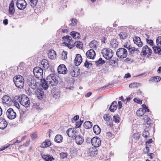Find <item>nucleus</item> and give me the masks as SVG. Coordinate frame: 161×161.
I'll return each mask as SVG.
<instances>
[{"label":"nucleus","instance_id":"nucleus-1","mask_svg":"<svg viewBox=\"0 0 161 161\" xmlns=\"http://www.w3.org/2000/svg\"><path fill=\"white\" fill-rule=\"evenodd\" d=\"M58 83V81L55 76L53 74H50L48 76L45 80L41 84L42 88L45 90L47 89L49 86H53L56 85Z\"/></svg>","mask_w":161,"mask_h":161},{"label":"nucleus","instance_id":"nucleus-2","mask_svg":"<svg viewBox=\"0 0 161 161\" xmlns=\"http://www.w3.org/2000/svg\"><path fill=\"white\" fill-rule=\"evenodd\" d=\"M14 81L16 86L20 88H22L24 84V80L22 76L18 75L14 78Z\"/></svg>","mask_w":161,"mask_h":161},{"label":"nucleus","instance_id":"nucleus-3","mask_svg":"<svg viewBox=\"0 0 161 161\" xmlns=\"http://www.w3.org/2000/svg\"><path fill=\"white\" fill-rule=\"evenodd\" d=\"M103 56L107 60L111 59L114 55V52L109 48H104L101 51Z\"/></svg>","mask_w":161,"mask_h":161},{"label":"nucleus","instance_id":"nucleus-4","mask_svg":"<svg viewBox=\"0 0 161 161\" xmlns=\"http://www.w3.org/2000/svg\"><path fill=\"white\" fill-rule=\"evenodd\" d=\"M33 73L37 79L41 80L43 77V69L39 67L35 68L33 69Z\"/></svg>","mask_w":161,"mask_h":161},{"label":"nucleus","instance_id":"nucleus-5","mask_svg":"<svg viewBox=\"0 0 161 161\" xmlns=\"http://www.w3.org/2000/svg\"><path fill=\"white\" fill-rule=\"evenodd\" d=\"M128 53L126 49L120 48L118 49L116 51L117 56L121 58H124L127 56Z\"/></svg>","mask_w":161,"mask_h":161},{"label":"nucleus","instance_id":"nucleus-6","mask_svg":"<svg viewBox=\"0 0 161 161\" xmlns=\"http://www.w3.org/2000/svg\"><path fill=\"white\" fill-rule=\"evenodd\" d=\"M62 39L66 42L64 44L69 49H71L73 47V42L71 36H65L63 37Z\"/></svg>","mask_w":161,"mask_h":161},{"label":"nucleus","instance_id":"nucleus-7","mask_svg":"<svg viewBox=\"0 0 161 161\" xmlns=\"http://www.w3.org/2000/svg\"><path fill=\"white\" fill-rule=\"evenodd\" d=\"M20 103L24 107L27 108L30 106V102L29 98L26 95H23L21 97Z\"/></svg>","mask_w":161,"mask_h":161},{"label":"nucleus","instance_id":"nucleus-8","mask_svg":"<svg viewBox=\"0 0 161 161\" xmlns=\"http://www.w3.org/2000/svg\"><path fill=\"white\" fill-rule=\"evenodd\" d=\"M142 52L144 55H147V57H149L151 55L152 51L148 46L145 45L142 47Z\"/></svg>","mask_w":161,"mask_h":161},{"label":"nucleus","instance_id":"nucleus-9","mask_svg":"<svg viewBox=\"0 0 161 161\" xmlns=\"http://www.w3.org/2000/svg\"><path fill=\"white\" fill-rule=\"evenodd\" d=\"M16 4L19 9L22 10L26 7V3L25 0H17Z\"/></svg>","mask_w":161,"mask_h":161},{"label":"nucleus","instance_id":"nucleus-10","mask_svg":"<svg viewBox=\"0 0 161 161\" xmlns=\"http://www.w3.org/2000/svg\"><path fill=\"white\" fill-rule=\"evenodd\" d=\"M91 142L92 145L95 147H99L101 145V140L98 137H93L91 140Z\"/></svg>","mask_w":161,"mask_h":161},{"label":"nucleus","instance_id":"nucleus-11","mask_svg":"<svg viewBox=\"0 0 161 161\" xmlns=\"http://www.w3.org/2000/svg\"><path fill=\"white\" fill-rule=\"evenodd\" d=\"M2 103L7 106H10L12 104V101L11 98L8 96L4 95L2 98Z\"/></svg>","mask_w":161,"mask_h":161},{"label":"nucleus","instance_id":"nucleus-12","mask_svg":"<svg viewBox=\"0 0 161 161\" xmlns=\"http://www.w3.org/2000/svg\"><path fill=\"white\" fill-rule=\"evenodd\" d=\"M6 114L7 115L8 117L11 119H14L16 116V113L11 108H9L7 110Z\"/></svg>","mask_w":161,"mask_h":161},{"label":"nucleus","instance_id":"nucleus-13","mask_svg":"<svg viewBox=\"0 0 161 161\" xmlns=\"http://www.w3.org/2000/svg\"><path fill=\"white\" fill-rule=\"evenodd\" d=\"M66 133L68 136L74 139V137L77 134V132L73 128H70L68 129L66 131Z\"/></svg>","mask_w":161,"mask_h":161},{"label":"nucleus","instance_id":"nucleus-14","mask_svg":"<svg viewBox=\"0 0 161 161\" xmlns=\"http://www.w3.org/2000/svg\"><path fill=\"white\" fill-rule=\"evenodd\" d=\"M58 71L60 74H65L67 73V70L64 65L61 64L58 67Z\"/></svg>","mask_w":161,"mask_h":161},{"label":"nucleus","instance_id":"nucleus-15","mask_svg":"<svg viewBox=\"0 0 161 161\" xmlns=\"http://www.w3.org/2000/svg\"><path fill=\"white\" fill-rule=\"evenodd\" d=\"M86 56L88 58L91 59H94L96 56L95 52L93 49H91L88 51L86 53Z\"/></svg>","mask_w":161,"mask_h":161},{"label":"nucleus","instance_id":"nucleus-16","mask_svg":"<svg viewBox=\"0 0 161 161\" xmlns=\"http://www.w3.org/2000/svg\"><path fill=\"white\" fill-rule=\"evenodd\" d=\"M74 139H75L76 143L78 145L82 144L84 141V139L82 136L78 135L77 134Z\"/></svg>","mask_w":161,"mask_h":161},{"label":"nucleus","instance_id":"nucleus-17","mask_svg":"<svg viewBox=\"0 0 161 161\" xmlns=\"http://www.w3.org/2000/svg\"><path fill=\"white\" fill-rule=\"evenodd\" d=\"M79 70L80 69L77 68L72 67L71 68L70 74L72 77H77L79 75Z\"/></svg>","mask_w":161,"mask_h":161},{"label":"nucleus","instance_id":"nucleus-18","mask_svg":"<svg viewBox=\"0 0 161 161\" xmlns=\"http://www.w3.org/2000/svg\"><path fill=\"white\" fill-rule=\"evenodd\" d=\"M48 56L49 58L51 60H54L56 57V52L53 49L49 50L48 53Z\"/></svg>","mask_w":161,"mask_h":161},{"label":"nucleus","instance_id":"nucleus-19","mask_svg":"<svg viewBox=\"0 0 161 161\" xmlns=\"http://www.w3.org/2000/svg\"><path fill=\"white\" fill-rule=\"evenodd\" d=\"M82 58L80 54H77L74 60V63L76 66L79 65L82 61Z\"/></svg>","mask_w":161,"mask_h":161},{"label":"nucleus","instance_id":"nucleus-20","mask_svg":"<svg viewBox=\"0 0 161 161\" xmlns=\"http://www.w3.org/2000/svg\"><path fill=\"white\" fill-rule=\"evenodd\" d=\"M133 40L134 43L139 47H141L142 46V43L139 37L136 36L133 38Z\"/></svg>","mask_w":161,"mask_h":161},{"label":"nucleus","instance_id":"nucleus-21","mask_svg":"<svg viewBox=\"0 0 161 161\" xmlns=\"http://www.w3.org/2000/svg\"><path fill=\"white\" fill-rule=\"evenodd\" d=\"M9 12L10 14H13L15 13L14 8V3L13 0H12L9 5Z\"/></svg>","mask_w":161,"mask_h":161},{"label":"nucleus","instance_id":"nucleus-22","mask_svg":"<svg viewBox=\"0 0 161 161\" xmlns=\"http://www.w3.org/2000/svg\"><path fill=\"white\" fill-rule=\"evenodd\" d=\"M36 81L34 78L31 79L30 82H29L28 85L32 89H35L36 87Z\"/></svg>","mask_w":161,"mask_h":161},{"label":"nucleus","instance_id":"nucleus-23","mask_svg":"<svg viewBox=\"0 0 161 161\" xmlns=\"http://www.w3.org/2000/svg\"><path fill=\"white\" fill-rule=\"evenodd\" d=\"M7 125V123L6 120L2 118H0V129H4Z\"/></svg>","mask_w":161,"mask_h":161},{"label":"nucleus","instance_id":"nucleus-24","mask_svg":"<svg viewBox=\"0 0 161 161\" xmlns=\"http://www.w3.org/2000/svg\"><path fill=\"white\" fill-rule=\"evenodd\" d=\"M117 108L116 102L114 101L112 103L109 107L110 111L112 112H114L116 110Z\"/></svg>","mask_w":161,"mask_h":161},{"label":"nucleus","instance_id":"nucleus-25","mask_svg":"<svg viewBox=\"0 0 161 161\" xmlns=\"http://www.w3.org/2000/svg\"><path fill=\"white\" fill-rule=\"evenodd\" d=\"M70 34L71 36L74 39H80V33H78V32L75 31H73L70 33Z\"/></svg>","mask_w":161,"mask_h":161},{"label":"nucleus","instance_id":"nucleus-26","mask_svg":"<svg viewBox=\"0 0 161 161\" xmlns=\"http://www.w3.org/2000/svg\"><path fill=\"white\" fill-rule=\"evenodd\" d=\"M97 42L95 40L92 41L89 44L90 47L93 49H96L98 46Z\"/></svg>","mask_w":161,"mask_h":161},{"label":"nucleus","instance_id":"nucleus-27","mask_svg":"<svg viewBox=\"0 0 161 161\" xmlns=\"http://www.w3.org/2000/svg\"><path fill=\"white\" fill-rule=\"evenodd\" d=\"M42 158L46 161H51L53 159H54V158L51 156L49 155H42Z\"/></svg>","mask_w":161,"mask_h":161},{"label":"nucleus","instance_id":"nucleus-28","mask_svg":"<svg viewBox=\"0 0 161 161\" xmlns=\"http://www.w3.org/2000/svg\"><path fill=\"white\" fill-rule=\"evenodd\" d=\"M94 132L96 135L99 134L101 132V129L99 126L97 125H95L93 128Z\"/></svg>","mask_w":161,"mask_h":161},{"label":"nucleus","instance_id":"nucleus-29","mask_svg":"<svg viewBox=\"0 0 161 161\" xmlns=\"http://www.w3.org/2000/svg\"><path fill=\"white\" fill-rule=\"evenodd\" d=\"M63 137L60 135H57L55 137L54 141L58 143L62 142L63 140Z\"/></svg>","mask_w":161,"mask_h":161},{"label":"nucleus","instance_id":"nucleus-30","mask_svg":"<svg viewBox=\"0 0 161 161\" xmlns=\"http://www.w3.org/2000/svg\"><path fill=\"white\" fill-rule=\"evenodd\" d=\"M118 43L116 39H112L110 42V46L112 48H115L117 47Z\"/></svg>","mask_w":161,"mask_h":161},{"label":"nucleus","instance_id":"nucleus-31","mask_svg":"<svg viewBox=\"0 0 161 161\" xmlns=\"http://www.w3.org/2000/svg\"><path fill=\"white\" fill-rule=\"evenodd\" d=\"M41 64L45 69H47L49 67L48 61L45 59H43L42 60Z\"/></svg>","mask_w":161,"mask_h":161},{"label":"nucleus","instance_id":"nucleus-32","mask_svg":"<svg viewBox=\"0 0 161 161\" xmlns=\"http://www.w3.org/2000/svg\"><path fill=\"white\" fill-rule=\"evenodd\" d=\"M161 47L160 46H155L153 47L154 52L156 53H158L159 54H161Z\"/></svg>","mask_w":161,"mask_h":161},{"label":"nucleus","instance_id":"nucleus-33","mask_svg":"<svg viewBox=\"0 0 161 161\" xmlns=\"http://www.w3.org/2000/svg\"><path fill=\"white\" fill-rule=\"evenodd\" d=\"M119 36L120 39L124 40L128 36L127 33L125 32H122L119 34Z\"/></svg>","mask_w":161,"mask_h":161},{"label":"nucleus","instance_id":"nucleus-34","mask_svg":"<svg viewBox=\"0 0 161 161\" xmlns=\"http://www.w3.org/2000/svg\"><path fill=\"white\" fill-rule=\"evenodd\" d=\"M92 123L89 121L85 122L84 124V127L85 128L89 129L92 127Z\"/></svg>","mask_w":161,"mask_h":161},{"label":"nucleus","instance_id":"nucleus-35","mask_svg":"<svg viewBox=\"0 0 161 161\" xmlns=\"http://www.w3.org/2000/svg\"><path fill=\"white\" fill-rule=\"evenodd\" d=\"M90 155L91 156H95L97 154L98 151L96 149L92 148L89 149Z\"/></svg>","mask_w":161,"mask_h":161},{"label":"nucleus","instance_id":"nucleus-36","mask_svg":"<svg viewBox=\"0 0 161 161\" xmlns=\"http://www.w3.org/2000/svg\"><path fill=\"white\" fill-rule=\"evenodd\" d=\"M141 84L137 82H134L130 84L129 87L131 88H136L139 86H141Z\"/></svg>","mask_w":161,"mask_h":161},{"label":"nucleus","instance_id":"nucleus-37","mask_svg":"<svg viewBox=\"0 0 161 161\" xmlns=\"http://www.w3.org/2000/svg\"><path fill=\"white\" fill-rule=\"evenodd\" d=\"M103 118L104 120L107 122H109L112 120V118L109 114H105L103 116Z\"/></svg>","mask_w":161,"mask_h":161},{"label":"nucleus","instance_id":"nucleus-38","mask_svg":"<svg viewBox=\"0 0 161 161\" xmlns=\"http://www.w3.org/2000/svg\"><path fill=\"white\" fill-rule=\"evenodd\" d=\"M37 97L39 99L42 98L44 95V92L42 90H38L37 92Z\"/></svg>","mask_w":161,"mask_h":161},{"label":"nucleus","instance_id":"nucleus-39","mask_svg":"<svg viewBox=\"0 0 161 161\" xmlns=\"http://www.w3.org/2000/svg\"><path fill=\"white\" fill-rule=\"evenodd\" d=\"M51 145V142L49 141H45L42 144L41 147L42 148L47 147Z\"/></svg>","mask_w":161,"mask_h":161},{"label":"nucleus","instance_id":"nucleus-40","mask_svg":"<svg viewBox=\"0 0 161 161\" xmlns=\"http://www.w3.org/2000/svg\"><path fill=\"white\" fill-rule=\"evenodd\" d=\"M74 46H75L76 47L79 48H81L83 47V43L81 42L77 41L75 42L74 43Z\"/></svg>","mask_w":161,"mask_h":161},{"label":"nucleus","instance_id":"nucleus-41","mask_svg":"<svg viewBox=\"0 0 161 161\" xmlns=\"http://www.w3.org/2000/svg\"><path fill=\"white\" fill-rule=\"evenodd\" d=\"M144 112L143 109L142 108H140L139 110H137L136 112V114L137 115L142 116L144 114Z\"/></svg>","mask_w":161,"mask_h":161},{"label":"nucleus","instance_id":"nucleus-42","mask_svg":"<svg viewBox=\"0 0 161 161\" xmlns=\"http://www.w3.org/2000/svg\"><path fill=\"white\" fill-rule=\"evenodd\" d=\"M144 120L146 121L147 124L149 125L151 124V119L149 118H148L147 115H145L143 118Z\"/></svg>","mask_w":161,"mask_h":161},{"label":"nucleus","instance_id":"nucleus-43","mask_svg":"<svg viewBox=\"0 0 161 161\" xmlns=\"http://www.w3.org/2000/svg\"><path fill=\"white\" fill-rule=\"evenodd\" d=\"M30 1V4L31 6L34 7H35L37 3L38 0H29Z\"/></svg>","mask_w":161,"mask_h":161},{"label":"nucleus","instance_id":"nucleus-44","mask_svg":"<svg viewBox=\"0 0 161 161\" xmlns=\"http://www.w3.org/2000/svg\"><path fill=\"white\" fill-rule=\"evenodd\" d=\"M105 63V61L101 58H100L96 62V64L97 66L99 65H102Z\"/></svg>","mask_w":161,"mask_h":161},{"label":"nucleus","instance_id":"nucleus-45","mask_svg":"<svg viewBox=\"0 0 161 161\" xmlns=\"http://www.w3.org/2000/svg\"><path fill=\"white\" fill-rule=\"evenodd\" d=\"M119 117L118 115L116 114L114 115L113 117V121L115 123H118L119 122Z\"/></svg>","mask_w":161,"mask_h":161},{"label":"nucleus","instance_id":"nucleus-46","mask_svg":"<svg viewBox=\"0 0 161 161\" xmlns=\"http://www.w3.org/2000/svg\"><path fill=\"white\" fill-rule=\"evenodd\" d=\"M21 97H20L19 96H15L14 99V102H19L20 103L21 101Z\"/></svg>","mask_w":161,"mask_h":161},{"label":"nucleus","instance_id":"nucleus-47","mask_svg":"<svg viewBox=\"0 0 161 161\" xmlns=\"http://www.w3.org/2000/svg\"><path fill=\"white\" fill-rule=\"evenodd\" d=\"M156 41L157 45L161 47V36H158L157 38Z\"/></svg>","mask_w":161,"mask_h":161},{"label":"nucleus","instance_id":"nucleus-48","mask_svg":"<svg viewBox=\"0 0 161 161\" xmlns=\"http://www.w3.org/2000/svg\"><path fill=\"white\" fill-rule=\"evenodd\" d=\"M129 50L130 53L131 54H133L137 51V49H136L134 47H130Z\"/></svg>","mask_w":161,"mask_h":161},{"label":"nucleus","instance_id":"nucleus-49","mask_svg":"<svg viewBox=\"0 0 161 161\" xmlns=\"http://www.w3.org/2000/svg\"><path fill=\"white\" fill-rule=\"evenodd\" d=\"M67 52L66 51H63L62 54V57L64 59H67Z\"/></svg>","mask_w":161,"mask_h":161},{"label":"nucleus","instance_id":"nucleus-50","mask_svg":"<svg viewBox=\"0 0 161 161\" xmlns=\"http://www.w3.org/2000/svg\"><path fill=\"white\" fill-rule=\"evenodd\" d=\"M143 136L145 138H147L149 136V133L148 131H145L142 134Z\"/></svg>","mask_w":161,"mask_h":161},{"label":"nucleus","instance_id":"nucleus-51","mask_svg":"<svg viewBox=\"0 0 161 161\" xmlns=\"http://www.w3.org/2000/svg\"><path fill=\"white\" fill-rule=\"evenodd\" d=\"M60 156L61 159H64L66 158L67 157V154L65 153H61L60 154Z\"/></svg>","mask_w":161,"mask_h":161},{"label":"nucleus","instance_id":"nucleus-52","mask_svg":"<svg viewBox=\"0 0 161 161\" xmlns=\"http://www.w3.org/2000/svg\"><path fill=\"white\" fill-rule=\"evenodd\" d=\"M146 41L147 44H149L150 46H152L153 45V42L152 40L147 39Z\"/></svg>","mask_w":161,"mask_h":161},{"label":"nucleus","instance_id":"nucleus-53","mask_svg":"<svg viewBox=\"0 0 161 161\" xmlns=\"http://www.w3.org/2000/svg\"><path fill=\"white\" fill-rule=\"evenodd\" d=\"M134 101L135 102L137 103L140 104H142V101L141 100L137 98H135L134 99Z\"/></svg>","mask_w":161,"mask_h":161},{"label":"nucleus","instance_id":"nucleus-54","mask_svg":"<svg viewBox=\"0 0 161 161\" xmlns=\"http://www.w3.org/2000/svg\"><path fill=\"white\" fill-rule=\"evenodd\" d=\"M150 82H156V81H157V78H156V77H152L149 80Z\"/></svg>","mask_w":161,"mask_h":161},{"label":"nucleus","instance_id":"nucleus-55","mask_svg":"<svg viewBox=\"0 0 161 161\" xmlns=\"http://www.w3.org/2000/svg\"><path fill=\"white\" fill-rule=\"evenodd\" d=\"M10 145V144H8V145H5L4 146L2 147L0 149V151H1L4 150L5 149L9 147Z\"/></svg>","mask_w":161,"mask_h":161},{"label":"nucleus","instance_id":"nucleus-56","mask_svg":"<svg viewBox=\"0 0 161 161\" xmlns=\"http://www.w3.org/2000/svg\"><path fill=\"white\" fill-rule=\"evenodd\" d=\"M92 65V64L91 63H89V62H87L86 61L84 64L85 66L87 68H88L90 65L91 66Z\"/></svg>","mask_w":161,"mask_h":161},{"label":"nucleus","instance_id":"nucleus-57","mask_svg":"<svg viewBox=\"0 0 161 161\" xmlns=\"http://www.w3.org/2000/svg\"><path fill=\"white\" fill-rule=\"evenodd\" d=\"M31 136L32 138L34 140L37 137V135L36 133H33L31 134Z\"/></svg>","mask_w":161,"mask_h":161},{"label":"nucleus","instance_id":"nucleus-58","mask_svg":"<svg viewBox=\"0 0 161 161\" xmlns=\"http://www.w3.org/2000/svg\"><path fill=\"white\" fill-rule=\"evenodd\" d=\"M71 22L73 25H75L77 24V20L75 19H73L72 20Z\"/></svg>","mask_w":161,"mask_h":161},{"label":"nucleus","instance_id":"nucleus-59","mask_svg":"<svg viewBox=\"0 0 161 161\" xmlns=\"http://www.w3.org/2000/svg\"><path fill=\"white\" fill-rule=\"evenodd\" d=\"M83 122H76V128H79V127L81 124Z\"/></svg>","mask_w":161,"mask_h":161},{"label":"nucleus","instance_id":"nucleus-60","mask_svg":"<svg viewBox=\"0 0 161 161\" xmlns=\"http://www.w3.org/2000/svg\"><path fill=\"white\" fill-rule=\"evenodd\" d=\"M131 77L129 73H127L125 74L124 77V78H130Z\"/></svg>","mask_w":161,"mask_h":161},{"label":"nucleus","instance_id":"nucleus-61","mask_svg":"<svg viewBox=\"0 0 161 161\" xmlns=\"http://www.w3.org/2000/svg\"><path fill=\"white\" fill-rule=\"evenodd\" d=\"M30 140L27 141L23 145L25 147H27V146H28L30 144Z\"/></svg>","mask_w":161,"mask_h":161},{"label":"nucleus","instance_id":"nucleus-62","mask_svg":"<svg viewBox=\"0 0 161 161\" xmlns=\"http://www.w3.org/2000/svg\"><path fill=\"white\" fill-rule=\"evenodd\" d=\"M118 106H119V109L120 108H122V105L121 102L120 101H119L118 102Z\"/></svg>","mask_w":161,"mask_h":161},{"label":"nucleus","instance_id":"nucleus-63","mask_svg":"<svg viewBox=\"0 0 161 161\" xmlns=\"http://www.w3.org/2000/svg\"><path fill=\"white\" fill-rule=\"evenodd\" d=\"M14 105L16 107L18 108H19V103L14 102Z\"/></svg>","mask_w":161,"mask_h":161},{"label":"nucleus","instance_id":"nucleus-64","mask_svg":"<svg viewBox=\"0 0 161 161\" xmlns=\"http://www.w3.org/2000/svg\"><path fill=\"white\" fill-rule=\"evenodd\" d=\"M105 68H103V72H107L108 70V67H105Z\"/></svg>","mask_w":161,"mask_h":161}]
</instances>
